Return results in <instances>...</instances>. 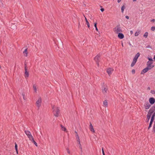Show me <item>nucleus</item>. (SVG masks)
Listing matches in <instances>:
<instances>
[{"mask_svg":"<svg viewBox=\"0 0 155 155\" xmlns=\"http://www.w3.org/2000/svg\"><path fill=\"white\" fill-rule=\"evenodd\" d=\"M129 44L130 45V46L131 45L130 42H129Z\"/></svg>","mask_w":155,"mask_h":155,"instance_id":"13d9d810","label":"nucleus"},{"mask_svg":"<svg viewBox=\"0 0 155 155\" xmlns=\"http://www.w3.org/2000/svg\"><path fill=\"white\" fill-rule=\"evenodd\" d=\"M33 88H34V90L35 91V92H36V91H37V89H36V86L35 85H33Z\"/></svg>","mask_w":155,"mask_h":155,"instance_id":"72a5a7b5","label":"nucleus"},{"mask_svg":"<svg viewBox=\"0 0 155 155\" xmlns=\"http://www.w3.org/2000/svg\"><path fill=\"white\" fill-rule=\"evenodd\" d=\"M25 132L26 135L28 136V138L29 139V140H31V139L33 137L29 131L25 130Z\"/></svg>","mask_w":155,"mask_h":155,"instance_id":"f03ea898","label":"nucleus"},{"mask_svg":"<svg viewBox=\"0 0 155 155\" xmlns=\"http://www.w3.org/2000/svg\"><path fill=\"white\" fill-rule=\"evenodd\" d=\"M146 48H152L150 46V45H148L147 46V47H146Z\"/></svg>","mask_w":155,"mask_h":155,"instance_id":"de8ad7c7","label":"nucleus"},{"mask_svg":"<svg viewBox=\"0 0 155 155\" xmlns=\"http://www.w3.org/2000/svg\"><path fill=\"white\" fill-rule=\"evenodd\" d=\"M80 24H79H79H78V27H79L80 26Z\"/></svg>","mask_w":155,"mask_h":155,"instance_id":"4d7b16f0","label":"nucleus"},{"mask_svg":"<svg viewBox=\"0 0 155 155\" xmlns=\"http://www.w3.org/2000/svg\"><path fill=\"white\" fill-rule=\"evenodd\" d=\"M153 59H154V60L155 61V55H154V57L153 58Z\"/></svg>","mask_w":155,"mask_h":155,"instance_id":"6e6d98bb","label":"nucleus"},{"mask_svg":"<svg viewBox=\"0 0 155 155\" xmlns=\"http://www.w3.org/2000/svg\"><path fill=\"white\" fill-rule=\"evenodd\" d=\"M100 57V55L97 54L95 57L94 58V60L96 62L97 61H99V60Z\"/></svg>","mask_w":155,"mask_h":155,"instance_id":"f8f14e48","label":"nucleus"},{"mask_svg":"<svg viewBox=\"0 0 155 155\" xmlns=\"http://www.w3.org/2000/svg\"><path fill=\"white\" fill-rule=\"evenodd\" d=\"M77 142L79 144H80V143H81L80 141V140L79 138L77 139Z\"/></svg>","mask_w":155,"mask_h":155,"instance_id":"37998d69","label":"nucleus"},{"mask_svg":"<svg viewBox=\"0 0 155 155\" xmlns=\"http://www.w3.org/2000/svg\"><path fill=\"white\" fill-rule=\"evenodd\" d=\"M61 129L63 131H65L67 130L66 128L64 127L62 125H61Z\"/></svg>","mask_w":155,"mask_h":155,"instance_id":"4be33fe9","label":"nucleus"},{"mask_svg":"<svg viewBox=\"0 0 155 155\" xmlns=\"http://www.w3.org/2000/svg\"><path fill=\"white\" fill-rule=\"evenodd\" d=\"M29 75V71L27 69H25V77L26 78H27Z\"/></svg>","mask_w":155,"mask_h":155,"instance_id":"0eeeda50","label":"nucleus"},{"mask_svg":"<svg viewBox=\"0 0 155 155\" xmlns=\"http://www.w3.org/2000/svg\"><path fill=\"white\" fill-rule=\"evenodd\" d=\"M140 31H139L138 32H138L137 31H136L134 34L135 36H138L139 34L140 33Z\"/></svg>","mask_w":155,"mask_h":155,"instance_id":"7c9ffc66","label":"nucleus"},{"mask_svg":"<svg viewBox=\"0 0 155 155\" xmlns=\"http://www.w3.org/2000/svg\"><path fill=\"white\" fill-rule=\"evenodd\" d=\"M41 97L39 98L38 100L36 102V104L38 107L39 108L41 105Z\"/></svg>","mask_w":155,"mask_h":155,"instance_id":"7ed1b4c3","label":"nucleus"},{"mask_svg":"<svg viewBox=\"0 0 155 155\" xmlns=\"http://www.w3.org/2000/svg\"><path fill=\"white\" fill-rule=\"evenodd\" d=\"M140 53L139 52H138L135 55L134 57L133 58V60L137 62V59L138 57L140 56Z\"/></svg>","mask_w":155,"mask_h":155,"instance_id":"1a4fd4ad","label":"nucleus"},{"mask_svg":"<svg viewBox=\"0 0 155 155\" xmlns=\"http://www.w3.org/2000/svg\"><path fill=\"white\" fill-rule=\"evenodd\" d=\"M114 69L112 68H109L107 70V72L109 76L112 73V72L113 71Z\"/></svg>","mask_w":155,"mask_h":155,"instance_id":"423d86ee","label":"nucleus"},{"mask_svg":"<svg viewBox=\"0 0 155 155\" xmlns=\"http://www.w3.org/2000/svg\"><path fill=\"white\" fill-rule=\"evenodd\" d=\"M52 109L53 110V112L54 115L56 117H58L60 112V110L58 107L53 105L52 107Z\"/></svg>","mask_w":155,"mask_h":155,"instance_id":"f257e3e1","label":"nucleus"},{"mask_svg":"<svg viewBox=\"0 0 155 155\" xmlns=\"http://www.w3.org/2000/svg\"><path fill=\"white\" fill-rule=\"evenodd\" d=\"M149 68L148 67H146L145 68L143 69L141 72V74H143L147 72L149 70Z\"/></svg>","mask_w":155,"mask_h":155,"instance_id":"6e6552de","label":"nucleus"},{"mask_svg":"<svg viewBox=\"0 0 155 155\" xmlns=\"http://www.w3.org/2000/svg\"><path fill=\"white\" fill-rule=\"evenodd\" d=\"M155 104L154 105L152 106L150 109L149 112L153 114L155 112Z\"/></svg>","mask_w":155,"mask_h":155,"instance_id":"20e7f679","label":"nucleus"},{"mask_svg":"<svg viewBox=\"0 0 155 155\" xmlns=\"http://www.w3.org/2000/svg\"><path fill=\"white\" fill-rule=\"evenodd\" d=\"M97 22H95L94 23V27L95 28V29L97 31H98V29L97 28Z\"/></svg>","mask_w":155,"mask_h":155,"instance_id":"a878e982","label":"nucleus"},{"mask_svg":"<svg viewBox=\"0 0 155 155\" xmlns=\"http://www.w3.org/2000/svg\"><path fill=\"white\" fill-rule=\"evenodd\" d=\"M151 30L153 31L155 30V26H152L151 28Z\"/></svg>","mask_w":155,"mask_h":155,"instance_id":"f704fd0d","label":"nucleus"},{"mask_svg":"<svg viewBox=\"0 0 155 155\" xmlns=\"http://www.w3.org/2000/svg\"><path fill=\"white\" fill-rule=\"evenodd\" d=\"M120 25H118L117 26V30L116 33L117 34H118L120 33V32H122V30L120 29Z\"/></svg>","mask_w":155,"mask_h":155,"instance_id":"9d476101","label":"nucleus"},{"mask_svg":"<svg viewBox=\"0 0 155 155\" xmlns=\"http://www.w3.org/2000/svg\"><path fill=\"white\" fill-rule=\"evenodd\" d=\"M23 53L25 56H27L28 54L27 48H26L24 50Z\"/></svg>","mask_w":155,"mask_h":155,"instance_id":"dca6fc26","label":"nucleus"},{"mask_svg":"<svg viewBox=\"0 0 155 155\" xmlns=\"http://www.w3.org/2000/svg\"><path fill=\"white\" fill-rule=\"evenodd\" d=\"M133 2H136L137 1V0H132Z\"/></svg>","mask_w":155,"mask_h":155,"instance_id":"bf43d9fd","label":"nucleus"},{"mask_svg":"<svg viewBox=\"0 0 155 155\" xmlns=\"http://www.w3.org/2000/svg\"><path fill=\"white\" fill-rule=\"evenodd\" d=\"M148 89H150V87H148Z\"/></svg>","mask_w":155,"mask_h":155,"instance_id":"e2e57ef3","label":"nucleus"},{"mask_svg":"<svg viewBox=\"0 0 155 155\" xmlns=\"http://www.w3.org/2000/svg\"><path fill=\"white\" fill-rule=\"evenodd\" d=\"M154 66L153 65H148V66H147V67H148L149 68V70H150L152 68H153L154 67Z\"/></svg>","mask_w":155,"mask_h":155,"instance_id":"393cba45","label":"nucleus"},{"mask_svg":"<svg viewBox=\"0 0 155 155\" xmlns=\"http://www.w3.org/2000/svg\"><path fill=\"white\" fill-rule=\"evenodd\" d=\"M66 150H67V152H68V153L69 154H70V150L68 148H67L66 149Z\"/></svg>","mask_w":155,"mask_h":155,"instance_id":"c03bdc74","label":"nucleus"},{"mask_svg":"<svg viewBox=\"0 0 155 155\" xmlns=\"http://www.w3.org/2000/svg\"><path fill=\"white\" fill-rule=\"evenodd\" d=\"M148 59L149 60V61L153 62V61L152 58H150L148 57Z\"/></svg>","mask_w":155,"mask_h":155,"instance_id":"c9c22d12","label":"nucleus"},{"mask_svg":"<svg viewBox=\"0 0 155 155\" xmlns=\"http://www.w3.org/2000/svg\"><path fill=\"white\" fill-rule=\"evenodd\" d=\"M155 117V112L151 116V119L153 121L154 120V118Z\"/></svg>","mask_w":155,"mask_h":155,"instance_id":"412c9836","label":"nucleus"},{"mask_svg":"<svg viewBox=\"0 0 155 155\" xmlns=\"http://www.w3.org/2000/svg\"><path fill=\"white\" fill-rule=\"evenodd\" d=\"M90 130L92 132L94 133L95 132V130L93 128V126L92 125V124H91V122H90Z\"/></svg>","mask_w":155,"mask_h":155,"instance_id":"ddd939ff","label":"nucleus"},{"mask_svg":"<svg viewBox=\"0 0 155 155\" xmlns=\"http://www.w3.org/2000/svg\"><path fill=\"white\" fill-rule=\"evenodd\" d=\"M102 151L103 154V155H105L104 153V148L103 147L102 148Z\"/></svg>","mask_w":155,"mask_h":155,"instance_id":"e433bc0d","label":"nucleus"},{"mask_svg":"<svg viewBox=\"0 0 155 155\" xmlns=\"http://www.w3.org/2000/svg\"><path fill=\"white\" fill-rule=\"evenodd\" d=\"M125 18L127 19H129V17L127 15H126L125 16Z\"/></svg>","mask_w":155,"mask_h":155,"instance_id":"8fccbe9b","label":"nucleus"},{"mask_svg":"<svg viewBox=\"0 0 155 155\" xmlns=\"http://www.w3.org/2000/svg\"><path fill=\"white\" fill-rule=\"evenodd\" d=\"M79 148H80L81 149V153L82 152V147H81V143H80V144H79Z\"/></svg>","mask_w":155,"mask_h":155,"instance_id":"a19ab883","label":"nucleus"},{"mask_svg":"<svg viewBox=\"0 0 155 155\" xmlns=\"http://www.w3.org/2000/svg\"><path fill=\"white\" fill-rule=\"evenodd\" d=\"M122 46L123 47V46H123V43H122Z\"/></svg>","mask_w":155,"mask_h":155,"instance_id":"052dcab7","label":"nucleus"},{"mask_svg":"<svg viewBox=\"0 0 155 155\" xmlns=\"http://www.w3.org/2000/svg\"><path fill=\"white\" fill-rule=\"evenodd\" d=\"M15 149L16 151V153L17 154L18 153V146L17 143H15Z\"/></svg>","mask_w":155,"mask_h":155,"instance_id":"6ab92c4d","label":"nucleus"},{"mask_svg":"<svg viewBox=\"0 0 155 155\" xmlns=\"http://www.w3.org/2000/svg\"><path fill=\"white\" fill-rule=\"evenodd\" d=\"M118 37L120 39H123L124 37V35L123 34L121 33H119L118 34Z\"/></svg>","mask_w":155,"mask_h":155,"instance_id":"9b49d317","label":"nucleus"},{"mask_svg":"<svg viewBox=\"0 0 155 155\" xmlns=\"http://www.w3.org/2000/svg\"><path fill=\"white\" fill-rule=\"evenodd\" d=\"M149 101L150 103L152 105L155 103V99L153 97H151L149 98Z\"/></svg>","mask_w":155,"mask_h":155,"instance_id":"39448f33","label":"nucleus"},{"mask_svg":"<svg viewBox=\"0 0 155 155\" xmlns=\"http://www.w3.org/2000/svg\"><path fill=\"white\" fill-rule=\"evenodd\" d=\"M31 140L32 142L33 143L36 147L38 146V144L36 141L34 140L33 137H32V138H31V140Z\"/></svg>","mask_w":155,"mask_h":155,"instance_id":"4468645a","label":"nucleus"},{"mask_svg":"<svg viewBox=\"0 0 155 155\" xmlns=\"http://www.w3.org/2000/svg\"><path fill=\"white\" fill-rule=\"evenodd\" d=\"M103 104L105 106V107H107V100H105L103 102Z\"/></svg>","mask_w":155,"mask_h":155,"instance_id":"aec40b11","label":"nucleus"},{"mask_svg":"<svg viewBox=\"0 0 155 155\" xmlns=\"http://www.w3.org/2000/svg\"><path fill=\"white\" fill-rule=\"evenodd\" d=\"M24 66H25V69H27V64L25 63H25Z\"/></svg>","mask_w":155,"mask_h":155,"instance_id":"58836bf2","label":"nucleus"},{"mask_svg":"<svg viewBox=\"0 0 155 155\" xmlns=\"http://www.w3.org/2000/svg\"><path fill=\"white\" fill-rule=\"evenodd\" d=\"M130 33L131 34H132L133 33V31H130Z\"/></svg>","mask_w":155,"mask_h":155,"instance_id":"5fc2aeb1","label":"nucleus"},{"mask_svg":"<svg viewBox=\"0 0 155 155\" xmlns=\"http://www.w3.org/2000/svg\"><path fill=\"white\" fill-rule=\"evenodd\" d=\"M125 3H124V5L121 7V12L123 13L124 9L125 8Z\"/></svg>","mask_w":155,"mask_h":155,"instance_id":"f3484780","label":"nucleus"},{"mask_svg":"<svg viewBox=\"0 0 155 155\" xmlns=\"http://www.w3.org/2000/svg\"><path fill=\"white\" fill-rule=\"evenodd\" d=\"M136 61L133 60V61L131 64V66L133 67L136 64Z\"/></svg>","mask_w":155,"mask_h":155,"instance_id":"b1692460","label":"nucleus"},{"mask_svg":"<svg viewBox=\"0 0 155 155\" xmlns=\"http://www.w3.org/2000/svg\"><path fill=\"white\" fill-rule=\"evenodd\" d=\"M153 114H151V113H150V112H149V111L148 112V114L147 115V116H148V117H151V115H152Z\"/></svg>","mask_w":155,"mask_h":155,"instance_id":"c756f323","label":"nucleus"},{"mask_svg":"<svg viewBox=\"0 0 155 155\" xmlns=\"http://www.w3.org/2000/svg\"><path fill=\"white\" fill-rule=\"evenodd\" d=\"M100 10L101 12H103L104 11V8H101Z\"/></svg>","mask_w":155,"mask_h":155,"instance_id":"49530a36","label":"nucleus"},{"mask_svg":"<svg viewBox=\"0 0 155 155\" xmlns=\"http://www.w3.org/2000/svg\"><path fill=\"white\" fill-rule=\"evenodd\" d=\"M148 33L147 32H146L143 35V37L145 38H147L148 35Z\"/></svg>","mask_w":155,"mask_h":155,"instance_id":"5701e85b","label":"nucleus"},{"mask_svg":"<svg viewBox=\"0 0 155 155\" xmlns=\"http://www.w3.org/2000/svg\"><path fill=\"white\" fill-rule=\"evenodd\" d=\"M150 117H148V116H147V118L146 119V122L147 123H148L149 122V120Z\"/></svg>","mask_w":155,"mask_h":155,"instance_id":"2f4dec72","label":"nucleus"},{"mask_svg":"<svg viewBox=\"0 0 155 155\" xmlns=\"http://www.w3.org/2000/svg\"><path fill=\"white\" fill-rule=\"evenodd\" d=\"M132 73L133 74H135V70L134 69H133L132 70Z\"/></svg>","mask_w":155,"mask_h":155,"instance_id":"a18cd8bd","label":"nucleus"},{"mask_svg":"<svg viewBox=\"0 0 155 155\" xmlns=\"http://www.w3.org/2000/svg\"><path fill=\"white\" fill-rule=\"evenodd\" d=\"M150 92L153 94H155V91L154 90H151Z\"/></svg>","mask_w":155,"mask_h":155,"instance_id":"ea45409f","label":"nucleus"},{"mask_svg":"<svg viewBox=\"0 0 155 155\" xmlns=\"http://www.w3.org/2000/svg\"><path fill=\"white\" fill-rule=\"evenodd\" d=\"M144 107H145V108L147 110L149 108V107H148L147 106H146L145 104H144Z\"/></svg>","mask_w":155,"mask_h":155,"instance_id":"79ce46f5","label":"nucleus"},{"mask_svg":"<svg viewBox=\"0 0 155 155\" xmlns=\"http://www.w3.org/2000/svg\"><path fill=\"white\" fill-rule=\"evenodd\" d=\"M76 138L77 139H78V138H79V136L78 134H77V135L76 136Z\"/></svg>","mask_w":155,"mask_h":155,"instance_id":"603ef678","label":"nucleus"},{"mask_svg":"<svg viewBox=\"0 0 155 155\" xmlns=\"http://www.w3.org/2000/svg\"><path fill=\"white\" fill-rule=\"evenodd\" d=\"M107 90V88L106 87H104V88L103 89H103H102V92L103 93H104V92L106 93Z\"/></svg>","mask_w":155,"mask_h":155,"instance_id":"cd10ccee","label":"nucleus"},{"mask_svg":"<svg viewBox=\"0 0 155 155\" xmlns=\"http://www.w3.org/2000/svg\"><path fill=\"white\" fill-rule=\"evenodd\" d=\"M121 0H117V2L118 3H120L121 1Z\"/></svg>","mask_w":155,"mask_h":155,"instance_id":"864d4df0","label":"nucleus"},{"mask_svg":"<svg viewBox=\"0 0 155 155\" xmlns=\"http://www.w3.org/2000/svg\"><path fill=\"white\" fill-rule=\"evenodd\" d=\"M145 105L150 108L152 104H149L148 102H147L146 103V104Z\"/></svg>","mask_w":155,"mask_h":155,"instance_id":"c85d7f7f","label":"nucleus"},{"mask_svg":"<svg viewBox=\"0 0 155 155\" xmlns=\"http://www.w3.org/2000/svg\"><path fill=\"white\" fill-rule=\"evenodd\" d=\"M99 61H96L97 64L98 66H99Z\"/></svg>","mask_w":155,"mask_h":155,"instance_id":"3c124183","label":"nucleus"},{"mask_svg":"<svg viewBox=\"0 0 155 155\" xmlns=\"http://www.w3.org/2000/svg\"><path fill=\"white\" fill-rule=\"evenodd\" d=\"M22 95L23 96V98L24 99V100H25V93L24 92H22Z\"/></svg>","mask_w":155,"mask_h":155,"instance_id":"4c0bfd02","label":"nucleus"},{"mask_svg":"<svg viewBox=\"0 0 155 155\" xmlns=\"http://www.w3.org/2000/svg\"><path fill=\"white\" fill-rule=\"evenodd\" d=\"M153 63V62L150 61H147V66H148V65H151Z\"/></svg>","mask_w":155,"mask_h":155,"instance_id":"bb28decb","label":"nucleus"},{"mask_svg":"<svg viewBox=\"0 0 155 155\" xmlns=\"http://www.w3.org/2000/svg\"><path fill=\"white\" fill-rule=\"evenodd\" d=\"M154 121L152 120H150V122L149 123V126H148V129L149 130L152 127V124Z\"/></svg>","mask_w":155,"mask_h":155,"instance_id":"2eb2a0df","label":"nucleus"},{"mask_svg":"<svg viewBox=\"0 0 155 155\" xmlns=\"http://www.w3.org/2000/svg\"><path fill=\"white\" fill-rule=\"evenodd\" d=\"M104 82L103 83V85H104Z\"/></svg>","mask_w":155,"mask_h":155,"instance_id":"680f3d73","label":"nucleus"},{"mask_svg":"<svg viewBox=\"0 0 155 155\" xmlns=\"http://www.w3.org/2000/svg\"><path fill=\"white\" fill-rule=\"evenodd\" d=\"M153 131L154 133H155V121H154V125L153 126Z\"/></svg>","mask_w":155,"mask_h":155,"instance_id":"473e14b6","label":"nucleus"},{"mask_svg":"<svg viewBox=\"0 0 155 155\" xmlns=\"http://www.w3.org/2000/svg\"><path fill=\"white\" fill-rule=\"evenodd\" d=\"M85 21L86 22V24L87 25L88 27L89 28V29H90V25L89 23L87 18L85 17Z\"/></svg>","mask_w":155,"mask_h":155,"instance_id":"a211bd4d","label":"nucleus"},{"mask_svg":"<svg viewBox=\"0 0 155 155\" xmlns=\"http://www.w3.org/2000/svg\"><path fill=\"white\" fill-rule=\"evenodd\" d=\"M155 21V19H153L151 20V21L153 22H154Z\"/></svg>","mask_w":155,"mask_h":155,"instance_id":"09e8293b","label":"nucleus"}]
</instances>
